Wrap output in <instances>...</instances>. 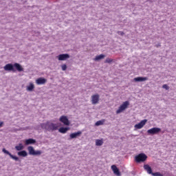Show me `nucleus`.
<instances>
[{
	"label": "nucleus",
	"mask_w": 176,
	"mask_h": 176,
	"mask_svg": "<svg viewBox=\"0 0 176 176\" xmlns=\"http://www.w3.org/2000/svg\"><path fill=\"white\" fill-rule=\"evenodd\" d=\"M63 126L60 122L54 124L51 122H47V123L42 124L41 127L47 131H59V133H67L69 131V127L68 126Z\"/></svg>",
	"instance_id": "1"
},
{
	"label": "nucleus",
	"mask_w": 176,
	"mask_h": 176,
	"mask_svg": "<svg viewBox=\"0 0 176 176\" xmlns=\"http://www.w3.org/2000/svg\"><path fill=\"white\" fill-rule=\"evenodd\" d=\"M148 159V156L145 153H140L139 155L135 157V161L136 163H144Z\"/></svg>",
	"instance_id": "2"
},
{
	"label": "nucleus",
	"mask_w": 176,
	"mask_h": 176,
	"mask_svg": "<svg viewBox=\"0 0 176 176\" xmlns=\"http://www.w3.org/2000/svg\"><path fill=\"white\" fill-rule=\"evenodd\" d=\"M28 151L29 152V155H32V156H40V155H42L41 151H36L34 149V147L29 146L28 147Z\"/></svg>",
	"instance_id": "3"
},
{
	"label": "nucleus",
	"mask_w": 176,
	"mask_h": 176,
	"mask_svg": "<svg viewBox=\"0 0 176 176\" xmlns=\"http://www.w3.org/2000/svg\"><path fill=\"white\" fill-rule=\"evenodd\" d=\"M129 105H130L129 101L124 102L123 104L119 107V109L117 110L116 113H122V111H124V109H126L127 107H129Z\"/></svg>",
	"instance_id": "4"
},
{
	"label": "nucleus",
	"mask_w": 176,
	"mask_h": 176,
	"mask_svg": "<svg viewBox=\"0 0 176 176\" xmlns=\"http://www.w3.org/2000/svg\"><path fill=\"white\" fill-rule=\"evenodd\" d=\"M59 122H60L61 123H63V124H65V126H69V120H68V118L65 116H62L60 118H59Z\"/></svg>",
	"instance_id": "5"
},
{
	"label": "nucleus",
	"mask_w": 176,
	"mask_h": 176,
	"mask_svg": "<svg viewBox=\"0 0 176 176\" xmlns=\"http://www.w3.org/2000/svg\"><path fill=\"white\" fill-rule=\"evenodd\" d=\"M69 57L70 56L68 54H61L57 56V58L59 61H65L67 58H69Z\"/></svg>",
	"instance_id": "6"
},
{
	"label": "nucleus",
	"mask_w": 176,
	"mask_h": 176,
	"mask_svg": "<svg viewBox=\"0 0 176 176\" xmlns=\"http://www.w3.org/2000/svg\"><path fill=\"white\" fill-rule=\"evenodd\" d=\"M98 101H100V95L95 94L91 96V102L94 105H96V104H98Z\"/></svg>",
	"instance_id": "7"
},
{
	"label": "nucleus",
	"mask_w": 176,
	"mask_h": 176,
	"mask_svg": "<svg viewBox=\"0 0 176 176\" xmlns=\"http://www.w3.org/2000/svg\"><path fill=\"white\" fill-rule=\"evenodd\" d=\"M2 152H3V153H6V155H9L10 157H11V159H13V160H15L16 162H19L18 157L12 155V153H10V152H9L8 150L3 148Z\"/></svg>",
	"instance_id": "8"
},
{
	"label": "nucleus",
	"mask_w": 176,
	"mask_h": 176,
	"mask_svg": "<svg viewBox=\"0 0 176 176\" xmlns=\"http://www.w3.org/2000/svg\"><path fill=\"white\" fill-rule=\"evenodd\" d=\"M147 122H148L147 120H142L140 122H139L138 124H136L135 125V129H142V127H144V126H145V124H146Z\"/></svg>",
	"instance_id": "9"
},
{
	"label": "nucleus",
	"mask_w": 176,
	"mask_h": 176,
	"mask_svg": "<svg viewBox=\"0 0 176 176\" xmlns=\"http://www.w3.org/2000/svg\"><path fill=\"white\" fill-rule=\"evenodd\" d=\"M4 71H14V66L12 63H8L4 66Z\"/></svg>",
	"instance_id": "10"
},
{
	"label": "nucleus",
	"mask_w": 176,
	"mask_h": 176,
	"mask_svg": "<svg viewBox=\"0 0 176 176\" xmlns=\"http://www.w3.org/2000/svg\"><path fill=\"white\" fill-rule=\"evenodd\" d=\"M47 82V80L42 77L38 78L36 80V85H45Z\"/></svg>",
	"instance_id": "11"
},
{
	"label": "nucleus",
	"mask_w": 176,
	"mask_h": 176,
	"mask_svg": "<svg viewBox=\"0 0 176 176\" xmlns=\"http://www.w3.org/2000/svg\"><path fill=\"white\" fill-rule=\"evenodd\" d=\"M111 169L116 175L120 176V171H119V168H118V166H116V165H112Z\"/></svg>",
	"instance_id": "12"
},
{
	"label": "nucleus",
	"mask_w": 176,
	"mask_h": 176,
	"mask_svg": "<svg viewBox=\"0 0 176 176\" xmlns=\"http://www.w3.org/2000/svg\"><path fill=\"white\" fill-rule=\"evenodd\" d=\"M162 129L160 128L154 127L147 131V133H160Z\"/></svg>",
	"instance_id": "13"
},
{
	"label": "nucleus",
	"mask_w": 176,
	"mask_h": 176,
	"mask_svg": "<svg viewBox=\"0 0 176 176\" xmlns=\"http://www.w3.org/2000/svg\"><path fill=\"white\" fill-rule=\"evenodd\" d=\"M134 82H145V80H148L147 77H137L133 78Z\"/></svg>",
	"instance_id": "14"
},
{
	"label": "nucleus",
	"mask_w": 176,
	"mask_h": 176,
	"mask_svg": "<svg viewBox=\"0 0 176 176\" xmlns=\"http://www.w3.org/2000/svg\"><path fill=\"white\" fill-rule=\"evenodd\" d=\"M14 67H15L16 69H17L19 72L24 71V69L23 68V67H21V65H20L19 63H14Z\"/></svg>",
	"instance_id": "15"
},
{
	"label": "nucleus",
	"mask_w": 176,
	"mask_h": 176,
	"mask_svg": "<svg viewBox=\"0 0 176 176\" xmlns=\"http://www.w3.org/2000/svg\"><path fill=\"white\" fill-rule=\"evenodd\" d=\"M36 142V140L34 139H28L25 142V145H31L32 144H35Z\"/></svg>",
	"instance_id": "16"
},
{
	"label": "nucleus",
	"mask_w": 176,
	"mask_h": 176,
	"mask_svg": "<svg viewBox=\"0 0 176 176\" xmlns=\"http://www.w3.org/2000/svg\"><path fill=\"white\" fill-rule=\"evenodd\" d=\"M144 168L148 174H152V168H151L148 164L144 165Z\"/></svg>",
	"instance_id": "17"
},
{
	"label": "nucleus",
	"mask_w": 176,
	"mask_h": 176,
	"mask_svg": "<svg viewBox=\"0 0 176 176\" xmlns=\"http://www.w3.org/2000/svg\"><path fill=\"white\" fill-rule=\"evenodd\" d=\"M103 58H105V55L100 54L99 56H96L94 60V61H100V60H103Z\"/></svg>",
	"instance_id": "18"
},
{
	"label": "nucleus",
	"mask_w": 176,
	"mask_h": 176,
	"mask_svg": "<svg viewBox=\"0 0 176 176\" xmlns=\"http://www.w3.org/2000/svg\"><path fill=\"white\" fill-rule=\"evenodd\" d=\"M34 89H35V85H34L32 84V82H30V85L29 86H27V91H32V90H34Z\"/></svg>",
	"instance_id": "19"
},
{
	"label": "nucleus",
	"mask_w": 176,
	"mask_h": 176,
	"mask_svg": "<svg viewBox=\"0 0 176 176\" xmlns=\"http://www.w3.org/2000/svg\"><path fill=\"white\" fill-rule=\"evenodd\" d=\"M102 144H104V140L103 139L96 140V146H101V145H102Z\"/></svg>",
	"instance_id": "20"
},
{
	"label": "nucleus",
	"mask_w": 176,
	"mask_h": 176,
	"mask_svg": "<svg viewBox=\"0 0 176 176\" xmlns=\"http://www.w3.org/2000/svg\"><path fill=\"white\" fill-rule=\"evenodd\" d=\"M28 153L27 151H19L18 152V155L19 156H23V157H25L26 156H28Z\"/></svg>",
	"instance_id": "21"
},
{
	"label": "nucleus",
	"mask_w": 176,
	"mask_h": 176,
	"mask_svg": "<svg viewBox=\"0 0 176 176\" xmlns=\"http://www.w3.org/2000/svg\"><path fill=\"white\" fill-rule=\"evenodd\" d=\"M15 149L16 151H23V149H24V146H23V144H19L18 146H15Z\"/></svg>",
	"instance_id": "22"
},
{
	"label": "nucleus",
	"mask_w": 176,
	"mask_h": 176,
	"mask_svg": "<svg viewBox=\"0 0 176 176\" xmlns=\"http://www.w3.org/2000/svg\"><path fill=\"white\" fill-rule=\"evenodd\" d=\"M104 123H105V120H99V121L96 122L95 125L96 126H102V124H104Z\"/></svg>",
	"instance_id": "23"
},
{
	"label": "nucleus",
	"mask_w": 176,
	"mask_h": 176,
	"mask_svg": "<svg viewBox=\"0 0 176 176\" xmlns=\"http://www.w3.org/2000/svg\"><path fill=\"white\" fill-rule=\"evenodd\" d=\"M80 135V133H75L70 134V138L72 140V138H76V137H79Z\"/></svg>",
	"instance_id": "24"
},
{
	"label": "nucleus",
	"mask_w": 176,
	"mask_h": 176,
	"mask_svg": "<svg viewBox=\"0 0 176 176\" xmlns=\"http://www.w3.org/2000/svg\"><path fill=\"white\" fill-rule=\"evenodd\" d=\"M151 175H153V176H163V175L162 174H161L160 173H159V172H156V173H151Z\"/></svg>",
	"instance_id": "25"
},
{
	"label": "nucleus",
	"mask_w": 176,
	"mask_h": 176,
	"mask_svg": "<svg viewBox=\"0 0 176 176\" xmlns=\"http://www.w3.org/2000/svg\"><path fill=\"white\" fill-rule=\"evenodd\" d=\"M112 62V59L107 58L105 60V63H107L108 64H111V63Z\"/></svg>",
	"instance_id": "26"
},
{
	"label": "nucleus",
	"mask_w": 176,
	"mask_h": 176,
	"mask_svg": "<svg viewBox=\"0 0 176 176\" xmlns=\"http://www.w3.org/2000/svg\"><path fill=\"white\" fill-rule=\"evenodd\" d=\"M61 68L63 71H67V65H62Z\"/></svg>",
	"instance_id": "27"
},
{
	"label": "nucleus",
	"mask_w": 176,
	"mask_h": 176,
	"mask_svg": "<svg viewBox=\"0 0 176 176\" xmlns=\"http://www.w3.org/2000/svg\"><path fill=\"white\" fill-rule=\"evenodd\" d=\"M162 88L165 89L166 90H168L170 89V87H168V85H164L162 86Z\"/></svg>",
	"instance_id": "28"
},
{
	"label": "nucleus",
	"mask_w": 176,
	"mask_h": 176,
	"mask_svg": "<svg viewBox=\"0 0 176 176\" xmlns=\"http://www.w3.org/2000/svg\"><path fill=\"white\" fill-rule=\"evenodd\" d=\"M118 34L119 35H121V36H123V35H124V32H120V31H118Z\"/></svg>",
	"instance_id": "29"
},
{
	"label": "nucleus",
	"mask_w": 176,
	"mask_h": 176,
	"mask_svg": "<svg viewBox=\"0 0 176 176\" xmlns=\"http://www.w3.org/2000/svg\"><path fill=\"white\" fill-rule=\"evenodd\" d=\"M3 122H0V127H2V126H3Z\"/></svg>",
	"instance_id": "30"
},
{
	"label": "nucleus",
	"mask_w": 176,
	"mask_h": 176,
	"mask_svg": "<svg viewBox=\"0 0 176 176\" xmlns=\"http://www.w3.org/2000/svg\"><path fill=\"white\" fill-rule=\"evenodd\" d=\"M77 133H80V131H77Z\"/></svg>",
	"instance_id": "31"
},
{
	"label": "nucleus",
	"mask_w": 176,
	"mask_h": 176,
	"mask_svg": "<svg viewBox=\"0 0 176 176\" xmlns=\"http://www.w3.org/2000/svg\"><path fill=\"white\" fill-rule=\"evenodd\" d=\"M150 134H154L153 133H151Z\"/></svg>",
	"instance_id": "32"
}]
</instances>
